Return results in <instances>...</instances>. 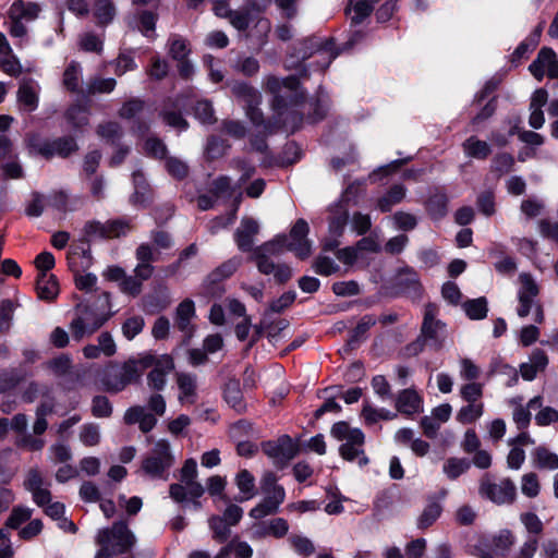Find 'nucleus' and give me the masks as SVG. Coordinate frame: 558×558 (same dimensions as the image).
I'll return each instance as SVG.
<instances>
[{
	"mask_svg": "<svg viewBox=\"0 0 558 558\" xmlns=\"http://www.w3.org/2000/svg\"><path fill=\"white\" fill-rule=\"evenodd\" d=\"M144 326L145 322L142 316L130 317L122 325V333L126 339L132 340L142 332Z\"/></svg>",
	"mask_w": 558,
	"mask_h": 558,
	"instance_id": "22",
	"label": "nucleus"
},
{
	"mask_svg": "<svg viewBox=\"0 0 558 558\" xmlns=\"http://www.w3.org/2000/svg\"><path fill=\"white\" fill-rule=\"evenodd\" d=\"M68 120L75 126L80 128L88 122L87 108L83 105H73L66 112Z\"/></svg>",
	"mask_w": 558,
	"mask_h": 558,
	"instance_id": "23",
	"label": "nucleus"
},
{
	"mask_svg": "<svg viewBox=\"0 0 558 558\" xmlns=\"http://www.w3.org/2000/svg\"><path fill=\"white\" fill-rule=\"evenodd\" d=\"M29 146L34 151L47 158L54 156L68 157L77 149L75 141L71 137L54 141H40L38 137L34 136L29 140Z\"/></svg>",
	"mask_w": 558,
	"mask_h": 558,
	"instance_id": "8",
	"label": "nucleus"
},
{
	"mask_svg": "<svg viewBox=\"0 0 558 558\" xmlns=\"http://www.w3.org/2000/svg\"><path fill=\"white\" fill-rule=\"evenodd\" d=\"M98 134L104 138L114 141L120 136V128L116 122H108L99 125Z\"/></svg>",
	"mask_w": 558,
	"mask_h": 558,
	"instance_id": "53",
	"label": "nucleus"
},
{
	"mask_svg": "<svg viewBox=\"0 0 558 558\" xmlns=\"http://www.w3.org/2000/svg\"><path fill=\"white\" fill-rule=\"evenodd\" d=\"M169 54L175 61L186 59L191 53V49L186 39L179 35H172L169 38Z\"/></svg>",
	"mask_w": 558,
	"mask_h": 558,
	"instance_id": "17",
	"label": "nucleus"
},
{
	"mask_svg": "<svg viewBox=\"0 0 558 558\" xmlns=\"http://www.w3.org/2000/svg\"><path fill=\"white\" fill-rule=\"evenodd\" d=\"M40 9L36 3H25L23 1H15L9 11L11 21L10 35L14 38H23L26 36V27L23 22H29L37 17Z\"/></svg>",
	"mask_w": 558,
	"mask_h": 558,
	"instance_id": "7",
	"label": "nucleus"
},
{
	"mask_svg": "<svg viewBox=\"0 0 558 558\" xmlns=\"http://www.w3.org/2000/svg\"><path fill=\"white\" fill-rule=\"evenodd\" d=\"M77 312V316L70 324L71 335L77 341L92 336L106 322V317L98 315L87 306H78Z\"/></svg>",
	"mask_w": 558,
	"mask_h": 558,
	"instance_id": "6",
	"label": "nucleus"
},
{
	"mask_svg": "<svg viewBox=\"0 0 558 558\" xmlns=\"http://www.w3.org/2000/svg\"><path fill=\"white\" fill-rule=\"evenodd\" d=\"M168 71L169 65L166 60L154 58L149 69L147 70V74L150 78L160 81L167 76Z\"/></svg>",
	"mask_w": 558,
	"mask_h": 558,
	"instance_id": "27",
	"label": "nucleus"
},
{
	"mask_svg": "<svg viewBox=\"0 0 558 558\" xmlns=\"http://www.w3.org/2000/svg\"><path fill=\"white\" fill-rule=\"evenodd\" d=\"M142 109L143 102L141 100H130L122 106L120 116L122 118L131 119L135 117Z\"/></svg>",
	"mask_w": 558,
	"mask_h": 558,
	"instance_id": "56",
	"label": "nucleus"
},
{
	"mask_svg": "<svg viewBox=\"0 0 558 558\" xmlns=\"http://www.w3.org/2000/svg\"><path fill=\"white\" fill-rule=\"evenodd\" d=\"M80 45L86 51L99 52L102 47V41L93 34H85L82 36Z\"/></svg>",
	"mask_w": 558,
	"mask_h": 558,
	"instance_id": "46",
	"label": "nucleus"
},
{
	"mask_svg": "<svg viewBox=\"0 0 558 558\" xmlns=\"http://www.w3.org/2000/svg\"><path fill=\"white\" fill-rule=\"evenodd\" d=\"M205 43L211 48H225L229 40L225 33L215 31L207 35Z\"/></svg>",
	"mask_w": 558,
	"mask_h": 558,
	"instance_id": "48",
	"label": "nucleus"
},
{
	"mask_svg": "<svg viewBox=\"0 0 558 558\" xmlns=\"http://www.w3.org/2000/svg\"><path fill=\"white\" fill-rule=\"evenodd\" d=\"M242 390H241V384L239 380H230L226 385L225 388V400L226 402L231 405L236 411L242 410Z\"/></svg>",
	"mask_w": 558,
	"mask_h": 558,
	"instance_id": "18",
	"label": "nucleus"
},
{
	"mask_svg": "<svg viewBox=\"0 0 558 558\" xmlns=\"http://www.w3.org/2000/svg\"><path fill=\"white\" fill-rule=\"evenodd\" d=\"M121 290L131 295H137L142 290V282L136 277L126 276L120 283Z\"/></svg>",
	"mask_w": 558,
	"mask_h": 558,
	"instance_id": "37",
	"label": "nucleus"
},
{
	"mask_svg": "<svg viewBox=\"0 0 558 558\" xmlns=\"http://www.w3.org/2000/svg\"><path fill=\"white\" fill-rule=\"evenodd\" d=\"M46 207H48L46 197L35 195L33 201L26 208V214L29 217H39L44 213V209Z\"/></svg>",
	"mask_w": 558,
	"mask_h": 558,
	"instance_id": "39",
	"label": "nucleus"
},
{
	"mask_svg": "<svg viewBox=\"0 0 558 558\" xmlns=\"http://www.w3.org/2000/svg\"><path fill=\"white\" fill-rule=\"evenodd\" d=\"M40 87L36 82L28 81L20 85L17 90V102L20 107L28 112L37 109L39 102Z\"/></svg>",
	"mask_w": 558,
	"mask_h": 558,
	"instance_id": "9",
	"label": "nucleus"
},
{
	"mask_svg": "<svg viewBox=\"0 0 558 558\" xmlns=\"http://www.w3.org/2000/svg\"><path fill=\"white\" fill-rule=\"evenodd\" d=\"M112 408L106 397H95L93 400V414L97 417H107L111 414Z\"/></svg>",
	"mask_w": 558,
	"mask_h": 558,
	"instance_id": "34",
	"label": "nucleus"
},
{
	"mask_svg": "<svg viewBox=\"0 0 558 558\" xmlns=\"http://www.w3.org/2000/svg\"><path fill=\"white\" fill-rule=\"evenodd\" d=\"M191 424V420L187 415L181 414L174 420L168 423V430L172 435H179L185 427Z\"/></svg>",
	"mask_w": 558,
	"mask_h": 558,
	"instance_id": "51",
	"label": "nucleus"
},
{
	"mask_svg": "<svg viewBox=\"0 0 558 558\" xmlns=\"http://www.w3.org/2000/svg\"><path fill=\"white\" fill-rule=\"evenodd\" d=\"M54 257L50 252H43L35 259V265L40 272H48L54 267Z\"/></svg>",
	"mask_w": 558,
	"mask_h": 558,
	"instance_id": "42",
	"label": "nucleus"
},
{
	"mask_svg": "<svg viewBox=\"0 0 558 558\" xmlns=\"http://www.w3.org/2000/svg\"><path fill=\"white\" fill-rule=\"evenodd\" d=\"M37 294L40 300L52 301L59 293L56 278L48 272H40L37 278Z\"/></svg>",
	"mask_w": 558,
	"mask_h": 558,
	"instance_id": "12",
	"label": "nucleus"
},
{
	"mask_svg": "<svg viewBox=\"0 0 558 558\" xmlns=\"http://www.w3.org/2000/svg\"><path fill=\"white\" fill-rule=\"evenodd\" d=\"M168 172L178 179H182L187 174L189 168L185 162L178 158H169L166 163Z\"/></svg>",
	"mask_w": 558,
	"mask_h": 558,
	"instance_id": "32",
	"label": "nucleus"
},
{
	"mask_svg": "<svg viewBox=\"0 0 558 558\" xmlns=\"http://www.w3.org/2000/svg\"><path fill=\"white\" fill-rule=\"evenodd\" d=\"M43 530V522L39 519H34L28 522L23 529L20 530L19 535L23 539H31L38 535Z\"/></svg>",
	"mask_w": 558,
	"mask_h": 558,
	"instance_id": "38",
	"label": "nucleus"
},
{
	"mask_svg": "<svg viewBox=\"0 0 558 558\" xmlns=\"http://www.w3.org/2000/svg\"><path fill=\"white\" fill-rule=\"evenodd\" d=\"M124 421L126 424H138L140 429L144 433H148L157 424L155 415L146 412L143 407L130 408L124 414Z\"/></svg>",
	"mask_w": 558,
	"mask_h": 558,
	"instance_id": "10",
	"label": "nucleus"
},
{
	"mask_svg": "<svg viewBox=\"0 0 558 558\" xmlns=\"http://www.w3.org/2000/svg\"><path fill=\"white\" fill-rule=\"evenodd\" d=\"M231 182L228 178H220L214 182L213 192L217 198L231 195Z\"/></svg>",
	"mask_w": 558,
	"mask_h": 558,
	"instance_id": "60",
	"label": "nucleus"
},
{
	"mask_svg": "<svg viewBox=\"0 0 558 558\" xmlns=\"http://www.w3.org/2000/svg\"><path fill=\"white\" fill-rule=\"evenodd\" d=\"M141 375L149 367L151 371L147 375V385L150 389L160 391L166 387L167 377L173 371L174 363L170 355H154L145 353L138 357Z\"/></svg>",
	"mask_w": 558,
	"mask_h": 558,
	"instance_id": "2",
	"label": "nucleus"
},
{
	"mask_svg": "<svg viewBox=\"0 0 558 558\" xmlns=\"http://www.w3.org/2000/svg\"><path fill=\"white\" fill-rule=\"evenodd\" d=\"M31 493L33 496V500L39 507H45L46 505H48L51 501L50 492L48 490V488H46L44 486L39 487Z\"/></svg>",
	"mask_w": 558,
	"mask_h": 558,
	"instance_id": "63",
	"label": "nucleus"
},
{
	"mask_svg": "<svg viewBox=\"0 0 558 558\" xmlns=\"http://www.w3.org/2000/svg\"><path fill=\"white\" fill-rule=\"evenodd\" d=\"M156 15L151 12H142L140 15V31L145 35L149 36L148 33L154 32L156 24Z\"/></svg>",
	"mask_w": 558,
	"mask_h": 558,
	"instance_id": "40",
	"label": "nucleus"
},
{
	"mask_svg": "<svg viewBox=\"0 0 558 558\" xmlns=\"http://www.w3.org/2000/svg\"><path fill=\"white\" fill-rule=\"evenodd\" d=\"M226 478L220 476V475H214V476H210L208 480H207V492L209 493L210 496L213 497H216V496H219V497H223V490L226 488Z\"/></svg>",
	"mask_w": 558,
	"mask_h": 558,
	"instance_id": "30",
	"label": "nucleus"
},
{
	"mask_svg": "<svg viewBox=\"0 0 558 558\" xmlns=\"http://www.w3.org/2000/svg\"><path fill=\"white\" fill-rule=\"evenodd\" d=\"M214 12L217 16L226 17L239 31L244 27V17L241 13L229 9V0H213Z\"/></svg>",
	"mask_w": 558,
	"mask_h": 558,
	"instance_id": "14",
	"label": "nucleus"
},
{
	"mask_svg": "<svg viewBox=\"0 0 558 558\" xmlns=\"http://www.w3.org/2000/svg\"><path fill=\"white\" fill-rule=\"evenodd\" d=\"M50 458L56 463L65 462L71 459V450L66 445L57 444L49 449Z\"/></svg>",
	"mask_w": 558,
	"mask_h": 558,
	"instance_id": "35",
	"label": "nucleus"
},
{
	"mask_svg": "<svg viewBox=\"0 0 558 558\" xmlns=\"http://www.w3.org/2000/svg\"><path fill=\"white\" fill-rule=\"evenodd\" d=\"M32 513L33 510L28 507L19 506L13 508L7 521V526L10 529H17L21 524L31 519Z\"/></svg>",
	"mask_w": 558,
	"mask_h": 558,
	"instance_id": "21",
	"label": "nucleus"
},
{
	"mask_svg": "<svg viewBox=\"0 0 558 558\" xmlns=\"http://www.w3.org/2000/svg\"><path fill=\"white\" fill-rule=\"evenodd\" d=\"M101 155L97 151H90L85 156L83 169L84 172L92 175L96 172Z\"/></svg>",
	"mask_w": 558,
	"mask_h": 558,
	"instance_id": "50",
	"label": "nucleus"
},
{
	"mask_svg": "<svg viewBox=\"0 0 558 558\" xmlns=\"http://www.w3.org/2000/svg\"><path fill=\"white\" fill-rule=\"evenodd\" d=\"M234 265L232 263H227L214 270L205 281V289L207 293L211 296H216L221 294L222 287L220 286V281L229 276H231L234 271Z\"/></svg>",
	"mask_w": 558,
	"mask_h": 558,
	"instance_id": "11",
	"label": "nucleus"
},
{
	"mask_svg": "<svg viewBox=\"0 0 558 558\" xmlns=\"http://www.w3.org/2000/svg\"><path fill=\"white\" fill-rule=\"evenodd\" d=\"M153 243L156 251L167 250L171 247L172 240L170 235L163 231H157L153 233Z\"/></svg>",
	"mask_w": 558,
	"mask_h": 558,
	"instance_id": "61",
	"label": "nucleus"
},
{
	"mask_svg": "<svg viewBox=\"0 0 558 558\" xmlns=\"http://www.w3.org/2000/svg\"><path fill=\"white\" fill-rule=\"evenodd\" d=\"M194 114L202 123H213L215 121L214 109L207 100L198 101L194 108Z\"/></svg>",
	"mask_w": 558,
	"mask_h": 558,
	"instance_id": "26",
	"label": "nucleus"
},
{
	"mask_svg": "<svg viewBox=\"0 0 558 558\" xmlns=\"http://www.w3.org/2000/svg\"><path fill=\"white\" fill-rule=\"evenodd\" d=\"M48 207H52L59 211L66 209L68 196L63 192L54 193L53 195L46 197Z\"/></svg>",
	"mask_w": 558,
	"mask_h": 558,
	"instance_id": "58",
	"label": "nucleus"
},
{
	"mask_svg": "<svg viewBox=\"0 0 558 558\" xmlns=\"http://www.w3.org/2000/svg\"><path fill=\"white\" fill-rule=\"evenodd\" d=\"M98 348L106 356H111L117 351L116 342L109 332H101L98 337Z\"/></svg>",
	"mask_w": 558,
	"mask_h": 558,
	"instance_id": "33",
	"label": "nucleus"
},
{
	"mask_svg": "<svg viewBox=\"0 0 558 558\" xmlns=\"http://www.w3.org/2000/svg\"><path fill=\"white\" fill-rule=\"evenodd\" d=\"M177 383L180 389L179 400L180 402H190L192 403L193 397L195 395L196 381L195 377L190 374L180 373L177 375Z\"/></svg>",
	"mask_w": 558,
	"mask_h": 558,
	"instance_id": "15",
	"label": "nucleus"
},
{
	"mask_svg": "<svg viewBox=\"0 0 558 558\" xmlns=\"http://www.w3.org/2000/svg\"><path fill=\"white\" fill-rule=\"evenodd\" d=\"M215 558H244V545L241 542L232 541Z\"/></svg>",
	"mask_w": 558,
	"mask_h": 558,
	"instance_id": "29",
	"label": "nucleus"
},
{
	"mask_svg": "<svg viewBox=\"0 0 558 558\" xmlns=\"http://www.w3.org/2000/svg\"><path fill=\"white\" fill-rule=\"evenodd\" d=\"M209 526L214 531V536L220 541H225L230 534L231 526L221 517L210 518Z\"/></svg>",
	"mask_w": 558,
	"mask_h": 558,
	"instance_id": "28",
	"label": "nucleus"
},
{
	"mask_svg": "<svg viewBox=\"0 0 558 558\" xmlns=\"http://www.w3.org/2000/svg\"><path fill=\"white\" fill-rule=\"evenodd\" d=\"M78 438L84 446H97L101 438L99 426L93 423L84 424L80 429Z\"/></svg>",
	"mask_w": 558,
	"mask_h": 558,
	"instance_id": "19",
	"label": "nucleus"
},
{
	"mask_svg": "<svg viewBox=\"0 0 558 558\" xmlns=\"http://www.w3.org/2000/svg\"><path fill=\"white\" fill-rule=\"evenodd\" d=\"M14 312V305L10 300L0 303V329H8Z\"/></svg>",
	"mask_w": 558,
	"mask_h": 558,
	"instance_id": "36",
	"label": "nucleus"
},
{
	"mask_svg": "<svg viewBox=\"0 0 558 558\" xmlns=\"http://www.w3.org/2000/svg\"><path fill=\"white\" fill-rule=\"evenodd\" d=\"M221 518L228 525L233 526L241 521L242 509L236 505H230L227 507Z\"/></svg>",
	"mask_w": 558,
	"mask_h": 558,
	"instance_id": "43",
	"label": "nucleus"
},
{
	"mask_svg": "<svg viewBox=\"0 0 558 558\" xmlns=\"http://www.w3.org/2000/svg\"><path fill=\"white\" fill-rule=\"evenodd\" d=\"M197 464L194 459H187L181 469V484H172L169 488V495L175 502H183L189 495L202 497L205 493L203 485L196 481Z\"/></svg>",
	"mask_w": 558,
	"mask_h": 558,
	"instance_id": "3",
	"label": "nucleus"
},
{
	"mask_svg": "<svg viewBox=\"0 0 558 558\" xmlns=\"http://www.w3.org/2000/svg\"><path fill=\"white\" fill-rule=\"evenodd\" d=\"M174 462L170 442L159 439L155 442L149 456L143 461L142 469L153 478H167L166 472Z\"/></svg>",
	"mask_w": 558,
	"mask_h": 558,
	"instance_id": "4",
	"label": "nucleus"
},
{
	"mask_svg": "<svg viewBox=\"0 0 558 558\" xmlns=\"http://www.w3.org/2000/svg\"><path fill=\"white\" fill-rule=\"evenodd\" d=\"M93 13L99 25H106L113 20L116 9L109 0H97Z\"/></svg>",
	"mask_w": 558,
	"mask_h": 558,
	"instance_id": "16",
	"label": "nucleus"
},
{
	"mask_svg": "<svg viewBox=\"0 0 558 558\" xmlns=\"http://www.w3.org/2000/svg\"><path fill=\"white\" fill-rule=\"evenodd\" d=\"M178 107L177 104H168L166 105L163 111H162V118H163V121L179 130V131H183V130H186L187 129V122L185 119L182 118V116L178 112L174 111V109Z\"/></svg>",
	"mask_w": 558,
	"mask_h": 558,
	"instance_id": "20",
	"label": "nucleus"
},
{
	"mask_svg": "<svg viewBox=\"0 0 558 558\" xmlns=\"http://www.w3.org/2000/svg\"><path fill=\"white\" fill-rule=\"evenodd\" d=\"M145 150L147 154L161 158L166 155L165 144L157 138H148L145 143Z\"/></svg>",
	"mask_w": 558,
	"mask_h": 558,
	"instance_id": "47",
	"label": "nucleus"
},
{
	"mask_svg": "<svg viewBox=\"0 0 558 558\" xmlns=\"http://www.w3.org/2000/svg\"><path fill=\"white\" fill-rule=\"evenodd\" d=\"M4 56L5 58L0 59V69L10 75L19 74L21 72V65L16 58L11 53Z\"/></svg>",
	"mask_w": 558,
	"mask_h": 558,
	"instance_id": "41",
	"label": "nucleus"
},
{
	"mask_svg": "<svg viewBox=\"0 0 558 558\" xmlns=\"http://www.w3.org/2000/svg\"><path fill=\"white\" fill-rule=\"evenodd\" d=\"M205 66L208 69L209 80L213 83H219L223 80V74L220 70L219 62H216L214 57L207 54L203 59Z\"/></svg>",
	"mask_w": 558,
	"mask_h": 558,
	"instance_id": "31",
	"label": "nucleus"
},
{
	"mask_svg": "<svg viewBox=\"0 0 558 558\" xmlns=\"http://www.w3.org/2000/svg\"><path fill=\"white\" fill-rule=\"evenodd\" d=\"M24 486L28 492H33L44 486V478L37 470L28 471L24 481Z\"/></svg>",
	"mask_w": 558,
	"mask_h": 558,
	"instance_id": "49",
	"label": "nucleus"
},
{
	"mask_svg": "<svg viewBox=\"0 0 558 558\" xmlns=\"http://www.w3.org/2000/svg\"><path fill=\"white\" fill-rule=\"evenodd\" d=\"M136 68V63L134 59L125 53H121L116 61V72L119 75L124 74L128 71L134 70Z\"/></svg>",
	"mask_w": 558,
	"mask_h": 558,
	"instance_id": "44",
	"label": "nucleus"
},
{
	"mask_svg": "<svg viewBox=\"0 0 558 558\" xmlns=\"http://www.w3.org/2000/svg\"><path fill=\"white\" fill-rule=\"evenodd\" d=\"M80 495L85 501L94 502L99 500L98 488L90 482L84 483L81 486Z\"/></svg>",
	"mask_w": 558,
	"mask_h": 558,
	"instance_id": "57",
	"label": "nucleus"
},
{
	"mask_svg": "<svg viewBox=\"0 0 558 558\" xmlns=\"http://www.w3.org/2000/svg\"><path fill=\"white\" fill-rule=\"evenodd\" d=\"M130 228L128 223L120 220H116L107 226L105 235L109 238L120 236L121 234H124Z\"/></svg>",
	"mask_w": 558,
	"mask_h": 558,
	"instance_id": "62",
	"label": "nucleus"
},
{
	"mask_svg": "<svg viewBox=\"0 0 558 558\" xmlns=\"http://www.w3.org/2000/svg\"><path fill=\"white\" fill-rule=\"evenodd\" d=\"M75 283L80 290L92 291L97 283V277L94 274H82L76 276Z\"/></svg>",
	"mask_w": 558,
	"mask_h": 558,
	"instance_id": "54",
	"label": "nucleus"
},
{
	"mask_svg": "<svg viewBox=\"0 0 558 558\" xmlns=\"http://www.w3.org/2000/svg\"><path fill=\"white\" fill-rule=\"evenodd\" d=\"M141 378L138 359L126 361L121 367H110L106 371L102 379L104 386L108 391L119 392L128 385L137 381Z\"/></svg>",
	"mask_w": 558,
	"mask_h": 558,
	"instance_id": "5",
	"label": "nucleus"
},
{
	"mask_svg": "<svg viewBox=\"0 0 558 558\" xmlns=\"http://www.w3.org/2000/svg\"><path fill=\"white\" fill-rule=\"evenodd\" d=\"M96 542L99 549L95 558H130L128 555L136 543L132 531L124 522L98 532Z\"/></svg>",
	"mask_w": 558,
	"mask_h": 558,
	"instance_id": "1",
	"label": "nucleus"
},
{
	"mask_svg": "<svg viewBox=\"0 0 558 558\" xmlns=\"http://www.w3.org/2000/svg\"><path fill=\"white\" fill-rule=\"evenodd\" d=\"M195 316V305L192 300L182 301L177 308L175 324L178 328L185 332H191V319Z\"/></svg>",
	"mask_w": 558,
	"mask_h": 558,
	"instance_id": "13",
	"label": "nucleus"
},
{
	"mask_svg": "<svg viewBox=\"0 0 558 558\" xmlns=\"http://www.w3.org/2000/svg\"><path fill=\"white\" fill-rule=\"evenodd\" d=\"M81 81V69L78 64L72 62L63 73V85L69 90H75Z\"/></svg>",
	"mask_w": 558,
	"mask_h": 558,
	"instance_id": "24",
	"label": "nucleus"
},
{
	"mask_svg": "<svg viewBox=\"0 0 558 558\" xmlns=\"http://www.w3.org/2000/svg\"><path fill=\"white\" fill-rule=\"evenodd\" d=\"M169 329V320L166 317H159L153 326L151 333L156 339H163L168 336Z\"/></svg>",
	"mask_w": 558,
	"mask_h": 558,
	"instance_id": "55",
	"label": "nucleus"
},
{
	"mask_svg": "<svg viewBox=\"0 0 558 558\" xmlns=\"http://www.w3.org/2000/svg\"><path fill=\"white\" fill-rule=\"evenodd\" d=\"M114 78H101L96 77L92 80L87 85L88 94H97V93H111L116 87Z\"/></svg>",
	"mask_w": 558,
	"mask_h": 558,
	"instance_id": "25",
	"label": "nucleus"
},
{
	"mask_svg": "<svg viewBox=\"0 0 558 558\" xmlns=\"http://www.w3.org/2000/svg\"><path fill=\"white\" fill-rule=\"evenodd\" d=\"M136 258L138 262L151 263L157 259V251L149 244L143 243L136 250Z\"/></svg>",
	"mask_w": 558,
	"mask_h": 558,
	"instance_id": "45",
	"label": "nucleus"
},
{
	"mask_svg": "<svg viewBox=\"0 0 558 558\" xmlns=\"http://www.w3.org/2000/svg\"><path fill=\"white\" fill-rule=\"evenodd\" d=\"M201 463L203 466L208 468V469L217 466L220 463L219 450L214 449V450L204 452L201 458Z\"/></svg>",
	"mask_w": 558,
	"mask_h": 558,
	"instance_id": "64",
	"label": "nucleus"
},
{
	"mask_svg": "<svg viewBox=\"0 0 558 558\" xmlns=\"http://www.w3.org/2000/svg\"><path fill=\"white\" fill-rule=\"evenodd\" d=\"M148 408L150 411H153L156 415H163L166 412V400L165 398L159 393H154L148 399Z\"/></svg>",
	"mask_w": 558,
	"mask_h": 558,
	"instance_id": "52",
	"label": "nucleus"
},
{
	"mask_svg": "<svg viewBox=\"0 0 558 558\" xmlns=\"http://www.w3.org/2000/svg\"><path fill=\"white\" fill-rule=\"evenodd\" d=\"M80 466L87 475H95L99 472L100 461L95 457H86L81 460Z\"/></svg>",
	"mask_w": 558,
	"mask_h": 558,
	"instance_id": "59",
	"label": "nucleus"
}]
</instances>
